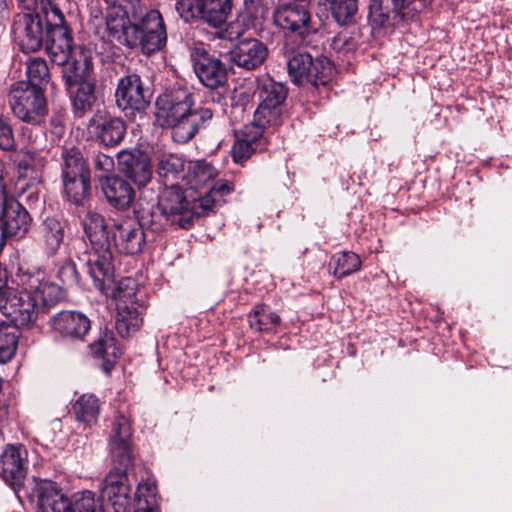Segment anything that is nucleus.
I'll use <instances>...</instances> for the list:
<instances>
[{
    "instance_id": "nucleus-44",
    "label": "nucleus",
    "mask_w": 512,
    "mask_h": 512,
    "mask_svg": "<svg viewBox=\"0 0 512 512\" xmlns=\"http://www.w3.org/2000/svg\"><path fill=\"white\" fill-rule=\"evenodd\" d=\"M113 467L110 472L126 473L132 465L134 454L131 443L109 444Z\"/></svg>"
},
{
    "instance_id": "nucleus-14",
    "label": "nucleus",
    "mask_w": 512,
    "mask_h": 512,
    "mask_svg": "<svg viewBox=\"0 0 512 512\" xmlns=\"http://www.w3.org/2000/svg\"><path fill=\"white\" fill-rule=\"evenodd\" d=\"M30 224L28 211L17 200L0 197V253L7 238L23 237Z\"/></svg>"
},
{
    "instance_id": "nucleus-28",
    "label": "nucleus",
    "mask_w": 512,
    "mask_h": 512,
    "mask_svg": "<svg viewBox=\"0 0 512 512\" xmlns=\"http://www.w3.org/2000/svg\"><path fill=\"white\" fill-rule=\"evenodd\" d=\"M116 309L115 328L122 338H128L140 330L143 325L145 304L117 306Z\"/></svg>"
},
{
    "instance_id": "nucleus-60",
    "label": "nucleus",
    "mask_w": 512,
    "mask_h": 512,
    "mask_svg": "<svg viewBox=\"0 0 512 512\" xmlns=\"http://www.w3.org/2000/svg\"><path fill=\"white\" fill-rule=\"evenodd\" d=\"M19 6L26 10H32L37 6V0H17Z\"/></svg>"
},
{
    "instance_id": "nucleus-38",
    "label": "nucleus",
    "mask_w": 512,
    "mask_h": 512,
    "mask_svg": "<svg viewBox=\"0 0 512 512\" xmlns=\"http://www.w3.org/2000/svg\"><path fill=\"white\" fill-rule=\"evenodd\" d=\"M251 329L257 332H272L280 323V317L263 303L257 304L248 314Z\"/></svg>"
},
{
    "instance_id": "nucleus-4",
    "label": "nucleus",
    "mask_w": 512,
    "mask_h": 512,
    "mask_svg": "<svg viewBox=\"0 0 512 512\" xmlns=\"http://www.w3.org/2000/svg\"><path fill=\"white\" fill-rule=\"evenodd\" d=\"M74 63L63 70V79L70 93L72 111L77 118L92 110L95 102L96 80L93 77L92 61L83 57V68Z\"/></svg>"
},
{
    "instance_id": "nucleus-48",
    "label": "nucleus",
    "mask_w": 512,
    "mask_h": 512,
    "mask_svg": "<svg viewBox=\"0 0 512 512\" xmlns=\"http://www.w3.org/2000/svg\"><path fill=\"white\" fill-rule=\"evenodd\" d=\"M218 204H220V199H217L213 193L208 191L200 199L191 203V217L204 216L212 212Z\"/></svg>"
},
{
    "instance_id": "nucleus-15",
    "label": "nucleus",
    "mask_w": 512,
    "mask_h": 512,
    "mask_svg": "<svg viewBox=\"0 0 512 512\" xmlns=\"http://www.w3.org/2000/svg\"><path fill=\"white\" fill-rule=\"evenodd\" d=\"M28 467V451L25 446L8 444L0 455V476L15 493L23 487Z\"/></svg>"
},
{
    "instance_id": "nucleus-50",
    "label": "nucleus",
    "mask_w": 512,
    "mask_h": 512,
    "mask_svg": "<svg viewBox=\"0 0 512 512\" xmlns=\"http://www.w3.org/2000/svg\"><path fill=\"white\" fill-rule=\"evenodd\" d=\"M15 147L16 141L9 119L0 114V149L12 151Z\"/></svg>"
},
{
    "instance_id": "nucleus-1",
    "label": "nucleus",
    "mask_w": 512,
    "mask_h": 512,
    "mask_svg": "<svg viewBox=\"0 0 512 512\" xmlns=\"http://www.w3.org/2000/svg\"><path fill=\"white\" fill-rule=\"evenodd\" d=\"M63 289L46 279L45 272L37 269H19L12 277L11 285L0 298L1 312L11 323L24 329H32L37 322L39 308L52 307L65 299Z\"/></svg>"
},
{
    "instance_id": "nucleus-13",
    "label": "nucleus",
    "mask_w": 512,
    "mask_h": 512,
    "mask_svg": "<svg viewBox=\"0 0 512 512\" xmlns=\"http://www.w3.org/2000/svg\"><path fill=\"white\" fill-rule=\"evenodd\" d=\"M194 72L200 82L210 89H218L227 85L228 72L226 65L204 47L196 46L190 51Z\"/></svg>"
},
{
    "instance_id": "nucleus-6",
    "label": "nucleus",
    "mask_w": 512,
    "mask_h": 512,
    "mask_svg": "<svg viewBox=\"0 0 512 512\" xmlns=\"http://www.w3.org/2000/svg\"><path fill=\"white\" fill-rule=\"evenodd\" d=\"M233 0H177L175 10L187 24L204 23L219 28L231 14Z\"/></svg>"
},
{
    "instance_id": "nucleus-39",
    "label": "nucleus",
    "mask_w": 512,
    "mask_h": 512,
    "mask_svg": "<svg viewBox=\"0 0 512 512\" xmlns=\"http://www.w3.org/2000/svg\"><path fill=\"white\" fill-rule=\"evenodd\" d=\"M360 257L351 251H342L334 254L329 262V269L336 278L347 277L361 268Z\"/></svg>"
},
{
    "instance_id": "nucleus-16",
    "label": "nucleus",
    "mask_w": 512,
    "mask_h": 512,
    "mask_svg": "<svg viewBox=\"0 0 512 512\" xmlns=\"http://www.w3.org/2000/svg\"><path fill=\"white\" fill-rule=\"evenodd\" d=\"M114 246L124 255H137L146 244V235L141 224L135 220L115 223L112 229Z\"/></svg>"
},
{
    "instance_id": "nucleus-41",
    "label": "nucleus",
    "mask_w": 512,
    "mask_h": 512,
    "mask_svg": "<svg viewBox=\"0 0 512 512\" xmlns=\"http://www.w3.org/2000/svg\"><path fill=\"white\" fill-rule=\"evenodd\" d=\"M140 293L135 279L131 277L121 279L113 291L116 307L145 304L144 300L139 298Z\"/></svg>"
},
{
    "instance_id": "nucleus-53",
    "label": "nucleus",
    "mask_w": 512,
    "mask_h": 512,
    "mask_svg": "<svg viewBox=\"0 0 512 512\" xmlns=\"http://www.w3.org/2000/svg\"><path fill=\"white\" fill-rule=\"evenodd\" d=\"M244 5L247 13L252 18L263 17L267 10L266 0H244Z\"/></svg>"
},
{
    "instance_id": "nucleus-31",
    "label": "nucleus",
    "mask_w": 512,
    "mask_h": 512,
    "mask_svg": "<svg viewBox=\"0 0 512 512\" xmlns=\"http://www.w3.org/2000/svg\"><path fill=\"white\" fill-rule=\"evenodd\" d=\"M83 226L91 247H111L110 231L101 214L88 211L83 219Z\"/></svg>"
},
{
    "instance_id": "nucleus-25",
    "label": "nucleus",
    "mask_w": 512,
    "mask_h": 512,
    "mask_svg": "<svg viewBox=\"0 0 512 512\" xmlns=\"http://www.w3.org/2000/svg\"><path fill=\"white\" fill-rule=\"evenodd\" d=\"M130 485L126 473L109 472L103 481L102 495L114 512H127L130 508Z\"/></svg>"
},
{
    "instance_id": "nucleus-3",
    "label": "nucleus",
    "mask_w": 512,
    "mask_h": 512,
    "mask_svg": "<svg viewBox=\"0 0 512 512\" xmlns=\"http://www.w3.org/2000/svg\"><path fill=\"white\" fill-rule=\"evenodd\" d=\"M194 96L185 88L167 90L155 101V119L159 127L169 129L174 142L185 144L198 131L209 125L213 111L207 107L193 108Z\"/></svg>"
},
{
    "instance_id": "nucleus-57",
    "label": "nucleus",
    "mask_w": 512,
    "mask_h": 512,
    "mask_svg": "<svg viewBox=\"0 0 512 512\" xmlns=\"http://www.w3.org/2000/svg\"><path fill=\"white\" fill-rule=\"evenodd\" d=\"M41 11L45 14V18L51 12L52 8L57 4L55 0H40Z\"/></svg>"
},
{
    "instance_id": "nucleus-37",
    "label": "nucleus",
    "mask_w": 512,
    "mask_h": 512,
    "mask_svg": "<svg viewBox=\"0 0 512 512\" xmlns=\"http://www.w3.org/2000/svg\"><path fill=\"white\" fill-rule=\"evenodd\" d=\"M72 411L78 422L92 426L98 420L100 401L94 394H83L73 404Z\"/></svg>"
},
{
    "instance_id": "nucleus-35",
    "label": "nucleus",
    "mask_w": 512,
    "mask_h": 512,
    "mask_svg": "<svg viewBox=\"0 0 512 512\" xmlns=\"http://www.w3.org/2000/svg\"><path fill=\"white\" fill-rule=\"evenodd\" d=\"M61 180L65 198L76 206L83 205L90 195L91 174L81 177H65Z\"/></svg>"
},
{
    "instance_id": "nucleus-34",
    "label": "nucleus",
    "mask_w": 512,
    "mask_h": 512,
    "mask_svg": "<svg viewBox=\"0 0 512 512\" xmlns=\"http://www.w3.org/2000/svg\"><path fill=\"white\" fill-rule=\"evenodd\" d=\"M187 162L177 154L162 155L157 164L156 172L165 185L184 180Z\"/></svg>"
},
{
    "instance_id": "nucleus-7",
    "label": "nucleus",
    "mask_w": 512,
    "mask_h": 512,
    "mask_svg": "<svg viewBox=\"0 0 512 512\" xmlns=\"http://www.w3.org/2000/svg\"><path fill=\"white\" fill-rule=\"evenodd\" d=\"M289 77L296 85H327L333 77L334 67L326 57L313 58L309 53H296L287 62Z\"/></svg>"
},
{
    "instance_id": "nucleus-42",
    "label": "nucleus",
    "mask_w": 512,
    "mask_h": 512,
    "mask_svg": "<svg viewBox=\"0 0 512 512\" xmlns=\"http://www.w3.org/2000/svg\"><path fill=\"white\" fill-rule=\"evenodd\" d=\"M174 221L175 220L170 219V216L157 204L148 210H142L139 215V221L137 222L142 225L143 230L147 228L152 232L158 233L165 230L170 224H173Z\"/></svg>"
},
{
    "instance_id": "nucleus-62",
    "label": "nucleus",
    "mask_w": 512,
    "mask_h": 512,
    "mask_svg": "<svg viewBox=\"0 0 512 512\" xmlns=\"http://www.w3.org/2000/svg\"><path fill=\"white\" fill-rule=\"evenodd\" d=\"M51 124L54 125L56 128L58 125L61 126V123L59 122V120L55 119V118H51Z\"/></svg>"
},
{
    "instance_id": "nucleus-8",
    "label": "nucleus",
    "mask_w": 512,
    "mask_h": 512,
    "mask_svg": "<svg viewBox=\"0 0 512 512\" xmlns=\"http://www.w3.org/2000/svg\"><path fill=\"white\" fill-rule=\"evenodd\" d=\"M116 104L124 115L134 121L143 117L150 104L151 93L140 75L128 74L119 79L115 92Z\"/></svg>"
},
{
    "instance_id": "nucleus-59",
    "label": "nucleus",
    "mask_w": 512,
    "mask_h": 512,
    "mask_svg": "<svg viewBox=\"0 0 512 512\" xmlns=\"http://www.w3.org/2000/svg\"><path fill=\"white\" fill-rule=\"evenodd\" d=\"M5 175V165L4 162L0 159V197L4 196L6 193V185L4 182Z\"/></svg>"
},
{
    "instance_id": "nucleus-54",
    "label": "nucleus",
    "mask_w": 512,
    "mask_h": 512,
    "mask_svg": "<svg viewBox=\"0 0 512 512\" xmlns=\"http://www.w3.org/2000/svg\"><path fill=\"white\" fill-rule=\"evenodd\" d=\"M233 190V184L227 180L217 181L209 189V191L213 193L217 197V199H220V203L223 201V197L230 194Z\"/></svg>"
},
{
    "instance_id": "nucleus-12",
    "label": "nucleus",
    "mask_w": 512,
    "mask_h": 512,
    "mask_svg": "<svg viewBox=\"0 0 512 512\" xmlns=\"http://www.w3.org/2000/svg\"><path fill=\"white\" fill-rule=\"evenodd\" d=\"M12 31L16 43L24 53L40 50L46 40V25L38 13L18 14L14 19Z\"/></svg>"
},
{
    "instance_id": "nucleus-9",
    "label": "nucleus",
    "mask_w": 512,
    "mask_h": 512,
    "mask_svg": "<svg viewBox=\"0 0 512 512\" xmlns=\"http://www.w3.org/2000/svg\"><path fill=\"white\" fill-rule=\"evenodd\" d=\"M288 89L280 82L266 79L258 87L260 103L254 113V123L259 126L275 127L282 123V106Z\"/></svg>"
},
{
    "instance_id": "nucleus-5",
    "label": "nucleus",
    "mask_w": 512,
    "mask_h": 512,
    "mask_svg": "<svg viewBox=\"0 0 512 512\" xmlns=\"http://www.w3.org/2000/svg\"><path fill=\"white\" fill-rule=\"evenodd\" d=\"M8 103L16 118L34 126L41 125L48 112L45 89L33 87L25 81L10 86Z\"/></svg>"
},
{
    "instance_id": "nucleus-33",
    "label": "nucleus",
    "mask_w": 512,
    "mask_h": 512,
    "mask_svg": "<svg viewBox=\"0 0 512 512\" xmlns=\"http://www.w3.org/2000/svg\"><path fill=\"white\" fill-rule=\"evenodd\" d=\"M47 165V159L37 151L22 149L16 160L20 178L37 179Z\"/></svg>"
},
{
    "instance_id": "nucleus-27",
    "label": "nucleus",
    "mask_w": 512,
    "mask_h": 512,
    "mask_svg": "<svg viewBox=\"0 0 512 512\" xmlns=\"http://www.w3.org/2000/svg\"><path fill=\"white\" fill-rule=\"evenodd\" d=\"M91 355L102 360V369L109 373L121 355V349L112 330L105 328L98 337L89 344Z\"/></svg>"
},
{
    "instance_id": "nucleus-23",
    "label": "nucleus",
    "mask_w": 512,
    "mask_h": 512,
    "mask_svg": "<svg viewBox=\"0 0 512 512\" xmlns=\"http://www.w3.org/2000/svg\"><path fill=\"white\" fill-rule=\"evenodd\" d=\"M36 481L34 494L39 512H70L72 498L64 495L60 487L49 480Z\"/></svg>"
},
{
    "instance_id": "nucleus-49",
    "label": "nucleus",
    "mask_w": 512,
    "mask_h": 512,
    "mask_svg": "<svg viewBox=\"0 0 512 512\" xmlns=\"http://www.w3.org/2000/svg\"><path fill=\"white\" fill-rule=\"evenodd\" d=\"M58 277L61 282L68 287L79 286L82 284L80 273L76 264L71 259L65 260L60 266L58 270Z\"/></svg>"
},
{
    "instance_id": "nucleus-20",
    "label": "nucleus",
    "mask_w": 512,
    "mask_h": 512,
    "mask_svg": "<svg viewBox=\"0 0 512 512\" xmlns=\"http://www.w3.org/2000/svg\"><path fill=\"white\" fill-rule=\"evenodd\" d=\"M229 54L234 65L251 71L264 63L268 56V48L256 38H245L240 40Z\"/></svg>"
},
{
    "instance_id": "nucleus-52",
    "label": "nucleus",
    "mask_w": 512,
    "mask_h": 512,
    "mask_svg": "<svg viewBox=\"0 0 512 512\" xmlns=\"http://www.w3.org/2000/svg\"><path fill=\"white\" fill-rule=\"evenodd\" d=\"M92 161L95 170L105 173H110L114 170L115 163L113 157L103 152H95Z\"/></svg>"
},
{
    "instance_id": "nucleus-19",
    "label": "nucleus",
    "mask_w": 512,
    "mask_h": 512,
    "mask_svg": "<svg viewBox=\"0 0 512 512\" xmlns=\"http://www.w3.org/2000/svg\"><path fill=\"white\" fill-rule=\"evenodd\" d=\"M119 170L138 187L152 179V167L148 157L139 150H122L117 154Z\"/></svg>"
},
{
    "instance_id": "nucleus-17",
    "label": "nucleus",
    "mask_w": 512,
    "mask_h": 512,
    "mask_svg": "<svg viewBox=\"0 0 512 512\" xmlns=\"http://www.w3.org/2000/svg\"><path fill=\"white\" fill-rule=\"evenodd\" d=\"M85 269L95 288L103 290L106 282L114 276L113 254L111 247H91L85 255Z\"/></svg>"
},
{
    "instance_id": "nucleus-51",
    "label": "nucleus",
    "mask_w": 512,
    "mask_h": 512,
    "mask_svg": "<svg viewBox=\"0 0 512 512\" xmlns=\"http://www.w3.org/2000/svg\"><path fill=\"white\" fill-rule=\"evenodd\" d=\"M46 30H56L58 28H68L65 21V16L60 9L59 5L56 4L51 12L45 19Z\"/></svg>"
},
{
    "instance_id": "nucleus-58",
    "label": "nucleus",
    "mask_w": 512,
    "mask_h": 512,
    "mask_svg": "<svg viewBox=\"0 0 512 512\" xmlns=\"http://www.w3.org/2000/svg\"><path fill=\"white\" fill-rule=\"evenodd\" d=\"M9 14L7 0H0V24L9 18Z\"/></svg>"
},
{
    "instance_id": "nucleus-43",
    "label": "nucleus",
    "mask_w": 512,
    "mask_h": 512,
    "mask_svg": "<svg viewBox=\"0 0 512 512\" xmlns=\"http://www.w3.org/2000/svg\"><path fill=\"white\" fill-rule=\"evenodd\" d=\"M135 498L138 502L136 512H160L156 484L151 481L139 483Z\"/></svg>"
},
{
    "instance_id": "nucleus-24",
    "label": "nucleus",
    "mask_w": 512,
    "mask_h": 512,
    "mask_svg": "<svg viewBox=\"0 0 512 512\" xmlns=\"http://www.w3.org/2000/svg\"><path fill=\"white\" fill-rule=\"evenodd\" d=\"M158 205L170 217L179 216L178 223L182 228H188L192 224L191 202L187 200L178 183L169 184Z\"/></svg>"
},
{
    "instance_id": "nucleus-18",
    "label": "nucleus",
    "mask_w": 512,
    "mask_h": 512,
    "mask_svg": "<svg viewBox=\"0 0 512 512\" xmlns=\"http://www.w3.org/2000/svg\"><path fill=\"white\" fill-rule=\"evenodd\" d=\"M72 36L69 28H58L56 30H46L45 48L52 63L62 66V71L68 66L79 63L83 68L82 60L70 61L72 53Z\"/></svg>"
},
{
    "instance_id": "nucleus-26",
    "label": "nucleus",
    "mask_w": 512,
    "mask_h": 512,
    "mask_svg": "<svg viewBox=\"0 0 512 512\" xmlns=\"http://www.w3.org/2000/svg\"><path fill=\"white\" fill-rule=\"evenodd\" d=\"M101 189L109 205L119 211L128 209L135 199V190L130 182L118 175L101 179Z\"/></svg>"
},
{
    "instance_id": "nucleus-46",
    "label": "nucleus",
    "mask_w": 512,
    "mask_h": 512,
    "mask_svg": "<svg viewBox=\"0 0 512 512\" xmlns=\"http://www.w3.org/2000/svg\"><path fill=\"white\" fill-rule=\"evenodd\" d=\"M70 512H104V510L93 492L83 491L72 496Z\"/></svg>"
},
{
    "instance_id": "nucleus-61",
    "label": "nucleus",
    "mask_w": 512,
    "mask_h": 512,
    "mask_svg": "<svg viewBox=\"0 0 512 512\" xmlns=\"http://www.w3.org/2000/svg\"><path fill=\"white\" fill-rule=\"evenodd\" d=\"M99 14H101V11L100 10H94L93 7H91V16L94 18V19H97Z\"/></svg>"
},
{
    "instance_id": "nucleus-45",
    "label": "nucleus",
    "mask_w": 512,
    "mask_h": 512,
    "mask_svg": "<svg viewBox=\"0 0 512 512\" xmlns=\"http://www.w3.org/2000/svg\"><path fill=\"white\" fill-rule=\"evenodd\" d=\"M27 84L33 87H43L45 89L46 84L49 81L50 74L47 63L41 58H33L27 62Z\"/></svg>"
},
{
    "instance_id": "nucleus-36",
    "label": "nucleus",
    "mask_w": 512,
    "mask_h": 512,
    "mask_svg": "<svg viewBox=\"0 0 512 512\" xmlns=\"http://www.w3.org/2000/svg\"><path fill=\"white\" fill-rule=\"evenodd\" d=\"M216 175V169L205 160L187 161L183 181L192 189H198Z\"/></svg>"
},
{
    "instance_id": "nucleus-40",
    "label": "nucleus",
    "mask_w": 512,
    "mask_h": 512,
    "mask_svg": "<svg viewBox=\"0 0 512 512\" xmlns=\"http://www.w3.org/2000/svg\"><path fill=\"white\" fill-rule=\"evenodd\" d=\"M13 323H0V362L6 363L16 354L20 330Z\"/></svg>"
},
{
    "instance_id": "nucleus-10",
    "label": "nucleus",
    "mask_w": 512,
    "mask_h": 512,
    "mask_svg": "<svg viewBox=\"0 0 512 512\" xmlns=\"http://www.w3.org/2000/svg\"><path fill=\"white\" fill-rule=\"evenodd\" d=\"M48 325L54 337L69 344L83 343L91 331L92 322L83 312L63 310L54 314Z\"/></svg>"
},
{
    "instance_id": "nucleus-56",
    "label": "nucleus",
    "mask_w": 512,
    "mask_h": 512,
    "mask_svg": "<svg viewBox=\"0 0 512 512\" xmlns=\"http://www.w3.org/2000/svg\"><path fill=\"white\" fill-rule=\"evenodd\" d=\"M9 418V406L0 401V441L3 439L2 426L8 421Z\"/></svg>"
},
{
    "instance_id": "nucleus-29",
    "label": "nucleus",
    "mask_w": 512,
    "mask_h": 512,
    "mask_svg": "<svg viewBox=\"0 0 512 512\" xmlns=\"http://www.w3.org/2000/svg\"><path fill=\"white\" fill-rule=\"evenodd\" d=\"M64 240V226L55 218L45 219L39 227L38 244L48 256L58 252Z\"/></svg>"
},
{
    "instance_id": "nucleus-55",
    "label": "nucleus",
    "mask_w": 512,
    "mask_h": 512,
    "mask_svg": "<svg viewBox=\"0 0 512 512\" xmlns=\"http://www.w3.org/2000/svg\"><path fill=\"white\" fill-rule=\"evenodd\" d=\"M218 35L219 38L232 42L240 37L241 30L234 31V26L231 24L227 29L218 32Z\"/></svg>"
},
{
    "instance_id": "nucleus-2",
    "label": "nucleus",
    "mask_w": 512,
    "mask_h": 512,
    "mask_svg": "<svg viewBox=\"0 0 512 512\" xmlns=\"http://www.w3.org/2000/svg\"><path fill=\"white\" fill-rule=\"evenodd\" d=\"M132 3L129 0H114L105 16L108 37L128 49L140 48L143 54L151 55L166 46L167 32L161 13L148 10L139 19H130Z\"/></svg>"
},
{
    "instance_id": "nucleus-11",
    "label": "nucleus",
    "mask_w": 512,
    "mask_h": 512,
    "mask_svg": "<svg viewBox=\"0 0 512 512\" xmlns=\"http://www.w3.org/2000/svg\"><path fill=\"white\" fill-rule=\"evenodd\" d=\"M87 130L95 142L105 148H115L125 139L127 125L121 117L97 110L89 119Z\"/></svg>"
},
{
    "instance_id": "nucleus-32",
    "label": "nucleus",
    "mask_w": 512,
    "mask_h": 512,
    "mask_svg": "<svg viewBox=\"0 0 512 512\" xmlns=\"http://www.w3.org/2000/svg\"><path fill=\"white\" fill-rule=\"evenodd\" d=\"M60 159L61 178L90 174V169L80 148L74 145L62 147Z\"/></svg>"
},
{
    "instance_id": "nucleus-30",
    "label": "nucleus",
    "mask_w": 512,
    "mask_h": 512,
    "mask_svg": "<svg viewBox=\"0 0 512 512\" xmlns=\"http://www.w3.org/2000/svg\"><path fill=\"white\" fill-rule=\"evenodd\" d=\"M83 226L91 247H111L110 231L101 214L88 211L83 219Z\"/></svg>"
},
{
    "instance_id": "nucleus-22",
    "label": "nucleus",
    "mask_w": 512,
    "mask_h": 512,
    "mask_svg": "<svg viewBox=\"0 0 512 512\" xmlns=\"http://www.w3.org/2000/svg\"><path fill=\"white\" fill-rule=\"evenodd\" d=\"M264 128L265 126H259L254 121L244 127L240 134L237 135V139L231 149L234 162L243 163L255 152L266 148L267 143L263 137Z\"/></svg>"
},
{
    "instance_id": "nucleus-21",
    "label": "nucleus",
    "mask_w": 512,
    "mask_h": 512,
    "mask_svg": "<svg viewBox=\"0 0 512 512\" xmlns=\"http://www.w3.org/2000/svg\"><path fill=\"white\" fill-rule=\"evenodd\" d=\"M274 23L281 29L304 37L310 30V13L300 4L280 5L273 15Z\"/></svg>"
},
{
    "instance_id": "nucleus-47",
    "label": "nucleus",
    "mask_w": 512,
    "mask_h": 512,
    "mask_svg": "<svg viewBox=\"0 0 512 512\" xmlns=\"http://www.w3.org/2000/svg\"><path fill=\"white\" fill-rule=\"evenodd\" d=\"M132 427L128 417L119 414L113 421L109 444L131 443Z\"/></svg>"
}]
</instances>
